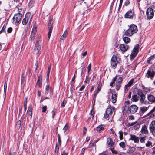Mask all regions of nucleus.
Wrapping results in <instances>:
<instances>
[{"mask_svg": "<svg viewBox=\"0 0 155 155\" xmlns=\"http://www.w3.org/2000/svg\"><path fill=\"white\" fill-rule=\"evenodd\" d=\"M155 111V106L153 107V108L152 110H151L148 114V115H149V114H150L151 113Z\"/></svg>", "mask_w": 155, "mask_h": 155, "instance_id": "nucleus-51", "label": "nucleus"}, {"mask_svg": "<svg viewBox=\"0 0 155 155\" xmlns=\"http://www.w3.org/2000/svg\"><path fill=\"white\" fill-rule=\"evenodd\" d=\"M47 106H44L42 108V112H45L47 110Z\"/></svg>", "mask_w": 155, "mask_h": 155, "instance_id": "nucleus-44", "label": "nucleus"}, {"mask_svg": "<svg viewBox=\"0 0 155 155\" xmlns=\"http://www.w3.org/2000/svg\"><path fill=\"white\" fill-rule=\"evenodd\" d=\"M33 15H31L30 12H27L25 15V18L22 21V23L23 25H25L29 21V23H30L31 21Z\"/></svg>", "mask_w": 155, "mask_h": 155, "instance_id": "nucleus-4", "label": "nucleus"}, {"mask_svg": "<svg viewBox=\"0 0 155 155\" xmlns=\"http://www.w3.org/2000/svg\"><path fill=\"white\" fill-rule=\"evenodd\" d=\"M52 24L53 22L52 20H49V22L48 23V27L49 28V31L48 34V38L49 39L51 33L52 29Z\"/></svg>", "mask_w": 155, "mask_h": 155, "instance_id": "nucleus-11", "label": "nucleus"}, {"mask_svg": "<svg viewBox=\"0 0 155 155\" xmlns=\"http://www.w3.org/2000/svg\"><path fill=\"white\" fill-rule=\"evenodd\" d=\"M140 127V125L138 124H137L134 127V129H137V128H139Z\"/></svg>", "mask_w": 155, "mask_h": 155, "instance_id": "nucleus-62", "label": "nucleus"}, {"mask_svg": "<svg viewBox=\"0 0 155 155\" xmlns=\"http://www.w3.org/2000/svg\"><path fill=\"white\" fill-rule=\"evenodd\" d=\"M137 94L140 97V101L142 103L146 104V101H145L146 98L145 96L143 93L142 91L140 89H138L137 90Z\"/></svg>", "mask_w": 155, "mask_h": 155, "instance_id": "nucleus-7", "label": "nucleus"}, {"mask_svg": "<svg viewBox=\"0 0 155 155\" xmlns=\"http://www.w3.org/2000/svg\"><path fill=\"white\" fill-rule=\"evenodd\" d=\"M59 149V147L58 146V145L57 144V143L56 144V147H55V152H58Z\"/></svg>", "mask_w": 155, "mask_h": 155, "instance_id": "nucleus-49", "label": "nucleus"}, {"mask_svg": "<svg viewBox=\"0 0 155 155\" xmlns=\"http://www.w3.org/2000/svg\"><path fill=\"white\" fill-rule=\"evenodd\" d=\"M85 88L84 85H82L81 87L79 89V90L81 91H82Z\"/></svg>", "mask_w": 155, "mask_h": 155, "instance_id": "nucleus-64", "label": "nucleus"}, {"mask_svg": "<svg viewBox=\"0 0 155 155\" xmlns=\"http://www.w3.org/2000/svg\"><path fill=\"white\" fill-rule=\"evenodd\" d=\"M148 107H142L141 108V110L142 113H144L148 110Z\"/></svg>", "mask_w": 155, "mask_h": 155, "instance_id": "nucleus-28", "label": "nucleus"}, {"mask_svg": "<svg viewBox=\"0 0 155 155\" xmlns=\"http://www.w3.org/2000/svg\"><path fill=\"white\" fill-rule=\"evenodd\" d=\"M155 74V72L152 69H149L147 71L146 76L147 78L152 79Z\"/></svg>", "mask_w": 155, "mask_h": 155, "instance_id": "nucleus-8", "label": "nucleus"}, {"mask_svg": "<svg viewBox=\"0 0 155 155\" xmlns=\"http://www.w3.org/2000/svg\"><path fill=\"white\" fill-rule=\"evenodd\" d=\"M120 146L123 148L125 147V143L124 142H120L119 144Z\"/></svg>", "mask_w": 155, "mask_h": 155, "instance_id": "nucleus-38", "label": "nucleus"}, {"mask_svg": "<svg viewBox=\"0 0 155 155\" xmlns=\"http://www.w3.org/2000/svg\"><path fill=\"white\" fill-rule=\"evenodd\" d=\"M101 89V86L99 85H98L97 87V91H96L97 93H98L100 91Z\"/></svg>", "mask_w": 155, "mask_h": 155, "instance_id": "nucleus-50", "label": "nucleus"}, {"mask_svg": "<svg viewBox=\"0 0 155 155\" xmlns=\"http://www.w3.org/2000/svg\"><path fill=\"white\" fill-rule=\"evenodd\" d=\"M68 127L67 124L65 125V126L63 128V130H64V133H65V132L68 130Z\"/></svg>", "mask_w": 155, "mask_h": 155, "instance_id": "nucleus-35", "label": "nucleus"}, {"mask_svg": "<svg viewBox=\"0 0 155 155\" xmlns=\"http://www.w3.org/2000/svg\"><path fill=\"white\" fill-rule=\"evenodd\" d=\"M27 114L28 115V117L30 118H31L32 113H27Z\"/></svg>", "mask_w": 155, "mask_h": 155, "instance_id": "nucleus-61", "label": "nucleus"}, {"mask_svg": "<svg viewBox=\"0 0 155 155\" xmlns=\"http://www.w3.org/2000/svg\"><path fill=\"white\" fill-rule=\"evenodd\" d=\"M150 133L152 134V135L155 137V129L152 130H150Z\"/></svg>", "mask_w": 155, "mask_h": 155, "instance_id": "nucleus-39", "label": "nucleus"}, {"mask_svg": "<svg viewBox=\"0 0 155 155\" xmlns=\"http://www.w3.org/2000/svg\"><path fill=\"white\" fill-rule=\"evenodd\" d=\"M37 81H42V77L41 76H38Z\"/></svg>", "mask_w": 155, "mask_h": 155, "instance_id": "nucleus-60", "label": "nucleus"}, {"mask_svg": "<svg viewBox=\"0 0 155 155\" xmlns=\"http://www.w3.org/2000/svg\"><path fill=\"white\" fill-rule=\"evenodd\" d=\"M68 35V32L67 31H65L63 34L62 35L61 38V40H64L66 38Z\"/></svg>", "mask_w": 155, "mask_h": 155, "instance_id": "nucleus-26", "label": "nucleus"}, {"mask_svg": "<svg viewBox=\"0 0 155 155\" xmlns=\"http://www.w3.org/2000/svg\"><path fill=\"white\" fill-rule=\"evenodd\" d=\"M149 130L155 129V121H152L149 126Z\"/></svg>", "mask_w": 155, "mask_h": 155, "instance_id": "nucleus-19", "label": "nucleus"}, {"mask_svg": "<svg viewBox=\"0 0 155 155\" xmlns=\"http://www.w3.org/2000/svg\"><path fill=\"white\" fill-rule=\"evenodd\" d=\"M114 107H112L110 105L108 106L104 114V117L106 119L111 118L112 117L113 111H114Z\"/></svg>", "mask_w": 155, "mask_h": 155, "instance_id": "nucleus-3", "label": "nucleus"}, {"mask_svg": "<svg viewBox=\"0 0 155 155\" xmlns=\"http://www.w3.org/2000/svg\"><path fill=\"white\" fill-rule=\"evenodd\" d=\"M21 120H19L17 122L16 124V126L17 128H19L21 127Z\"/></svg>", "mask_w": 155, "mask_h": 155, "instance_id": "nucleus-31", "label": "nucleus"}, {"mask_svg": "<svg viewBox=\"0 0 155 155\" xmlns=\"http://www.w3.org/2000/svg\"><path fill=\"white\" fill-rule=\"evenodd\" d=\"M153 59V58H152V57L151 56L150 57H149L148 59H147V63L149 64H152V62H150V61L152 59Z\"/></svg>", "mask_w": 155, "mask_h": 155, "instance_id": "nucleus-42", "label": "nucleus"}, {"mask_svg": "<svg viewBox=\"0 0 155 155\" xmlns=\"http://www.w3.org/2000/svg\"><path fill=\"white\" fill-rule=\"evenodd\" d=\"M134 82V79H132L128 82L127 84L128 85L130 86L133 84Z\"/></svg>", "mask_w": 155, "mask_h": 155, "instance_id": "nucleus-37", "label": "nucleus"}, {"mask_svg": "<svg viewBox=\"0 0 155 155\" xmlns=\"http://www.w3.org/2000/svg\"><path fill=\"white\" fill-rule=\"evenodd\" d=\"M66 103V101L64 100L61 104V107H64L65 104Z\"/></svg>", "mask_w": 155, "mask_h": 155, "instance_id": "nucleus-43", "label": "nucleus"}, {"mask_svg": "<svg viewBox=\"0 0 155 155\" xmlns=\"http://www.w3.org/2000/svg\"><path fill=\"white\" fill-rule=\"evenodd\" d=\"M122 81H123V78H122V77H120L118 79V80H117V83H119L121 84V83H122Z\"/></svg>", "mask_w": 155, "mask_h": 155, "instance_id": "nucleus-36", "label": "nucleus"}, {"mask_svg": "<svg viewBox=\"0 0 155 155\" xmlns=\"http://www.w3.org/2000/svg\"><path fill=\"white\" fill-rule=\"evenodd\" d=\"M130 3V1L129 0H126L125 2L124 5L126 6L127 5Z\"/></svg>", "mask_w": 155, "mask_h": 155, "instance_id": "nucleus-56", "label": "nucleus"}, {"mask_svg": "<svg viewBox=\"0 0 155 155\" xmlns=\"http://www.w3.org/2000/svg\"><path fill=\"white\" fill-rule=\"evenodd\" d=\"M119 137L120 140H122L123 138V133L122 131H119Z\"/></svg>", "mask_w": 155, "mask_h": 155, "instance_id": "nucleus-34", "label": "nucleus"}, {"mask_svg": "<svg viewBox=\"0 0 155 155\" xmlns=\"http://www.w3.org/2000/svg\"><path fill=\"white\" fill-rule=\"evenodd\" d=\"M51 113L52 114V118L53 119L54 117V116L55 115V112H54V110L52 111L51 112Z\"/></svg>", "mask_w": 155, "mask_h": 155, "instance_id": "nucleus-63", "label": "nucleus"}, {"mask_svg": "<svg viewBox=\"0 0 155 155\" xmlns=\"http://www.w3.org/2000/svg\"><path fill=\"white\" fill-rule=\"evenodd\" d=\"M46 90L47 91H49L51 90V87H50L49 85H47L46 87Z\"/></svg>", "mask_w": 155, "mask_h": 155, "instance_id": "nucleus-40", "label": "nucleus"}, {"mask_svg": "<svg viewBox=\"0 0 155 155\" xmlns=\"http://www.w3.org/2000/svg\"><path fill=\"white\" fill-rule=\"evenodd\" d=\"M121 84L116 83V89L117 90H118L121 87Z\"/></svg>", "mask_w": 155, "mask_h": 155, "instance_id": "nucleus-32", "label": "nucleus"}, {"mask_svg": "<svg viewBox=\"0 0 155 155\" xmlns=\"http://www.w3.org/2000/svg\"><path fill=\"white\" fill-rule=\"evenodd\" d=\"M146 137L145 136L143 137H142L140 138V141L142 143H144L145 142V140H146Z\"/></svg>", "mask_w": 155, "mask_h": 155, "instance_id": "nucleus-29", "label": "nucleus"}, {"mask_svg": "<svg viewBox=\"0 0 155 155\" xmlns=\"http://www.w3.org/2000/svg\"><path fill=\"white\" fill-rule=\"evenodd\" d=\"M41 49V47L38 41L36 43L34 48V50L36 51V53H38L39 52Z\"/></svg>", "mask_w": 155, "mask_h": 155, "instance_id": "nucleus-17", "label": "nucleus"}, {"mask_svg": "<svg viewBox=\"0 0 155 155\" xmlns=\"http://www.w3.org/2000/svg\"><path fill=\"white\" fill-rule=\"evenodd\" d=\"M22 16V15L20 13L15 14L14 15L12 19V22L13 24H15V25H17L20 21Z\"/></svg>", "mask_w": 155, "mask_h": 155, "instance_id": "nucleus-5", "label": "nucleus"}, {"mask_svg": "<svg viewBox=\"0 0 155 155\" xmlns=\"http://www.w3.org/2000/svg\"><path fill=\"white\" fill-rule=\"evenodd\" d=\"M146 14L147 19L152 18L154 16V13L152 8H148Z\"/></svg>", "mask_w": 155, "mask_h": 155, "instance_id": "nucleus-9", "label": "nucleus"}, {"mask_svg": "<svg viewBox=\"0 0 155 155\" xmlns=\"http://www.w3.org/2000/svg\"><path fill=\"white\" fill-rule=\"evenodd\" d=\"M42 83V81H37V84L39 87H41Z\"/></svg>", "mask_w": 155, "mask_h": 155, "instance_id": "nucleus-57", "label": "nucleus"}, {"mask_svg": "<svg viewBox=\"0 0 155 155\" xmlns=\"http://www.w3.org/2000/svg\"><path fill=\"white\" fill-rule=\"evenodd\" d=\"M152 144V143L150 141H148L146 143V145L147 147H149L150 145H151Z\"/></svg>", "mask_w": 155, "mask_h": 155, "instance_id": "nucleus-48", "label": "nucleus"}, {"mask_svg": "<svg viewBox=\"0 0 155 155\" xmlns=\"http://www.w3.org/2000/svg\"><path fill=\"white\" fill-rule=\"evenodd\" d=\"M68 153L66 152L65 151H63L61 153V155H68Z\"/></svg>", "mask_w": 155, "mask_h": 155, "instance_id": "nucleus-59", "label": "nucleus"}, {"mask_svg": "<svg viewBox=\"0 0 155 155\" xmlns=\"http://www.w3.org/2000/svg\"><path fill=\"white\" fill-rule=\"evenodd\" d=\"M27 113H32V108L31 106H30L28 108Z\"/></svg>", "mask_w": 155, "mask_h": 155, "instance_id": "nucleus-41", "label": "nucleus"}, {"mask_svg": "<svg viewBox=\"0 0 155 155\" xmlns=\"http://www.w3.org/2000/svg\"><path fill=\"white\" fill-rule=\"evenodd\" d=\"M51 67V64H50L48 67L47 73H50Z\"/></svg>", "mask_w": 155, "mask_h": 155, "instance_id": "nucleus-58", "label": "nucleus"}, {"mask_svg": "<svg viewBox=\"0 0 155 155\" xmlns=\"http://www.w3.org/2000/svg\"><path fill=\"white\" fill-rule=\"evenodd\" d=\"M141 132L142 134L147 135L148 133L147 127L145 125H143L141 130Z\"/></svg>", "mask_w": 155, "mask_h": 155, "instance_id": "nucleus-13", "label": "nucleus"}, {"mask_svg": "<svg viewBox=\"0 0 155 155\" xmlns=\"http://www.w3.org/2000/svg\"><path fill=\"white\" fill-rule=\"evenodd\" d=\"M134 17V13L131 10L128 11L124 15V17L126 18L132 19Z\"/></svg>", "mask_w": 155, "mask_h": 155, "instance_id": "nucleus-12", "label": "nucleus"}, {"mask_svg": "<svg viewBox=\"0 0 155 155\" xmlns=\"http://www.w3.org/2000/svg\"><path fill=\"white\" fill-rule=\"evenodd\" d=\"M137 31V26L134 24H131L129 26V28L125 31L124 34L126 36H131Z\"/></svg>", "mask_w": 155, "mask_h": 155, "instance_id": "nucleus-2", "label": "nucleus"}, {"mask_svg": "<svg viewBox=\"0 0 155 155\" xmlns=\"http://www.w3.org/2000/svg\"><path fill=\"white\" fill-rule=\"evenodd\" d=\"M37 31V28L36 27L33 28L31 33L34 32L35 35V33Z\"/></svg>", "mask_w": 155, "mask_h": 155, "instance_id": "nucleus-55", "label": "nucleus"}, {"mask_svg": "<svg viewBox=\"0 0 155 155\" xmlns=\"http://www.w3.org/2000/svg\"><path fill=\"white\" fill-rule=\"evenodd\" d=\"M7 87V83L5 82L4 84V94L5 96L6 95V91Z\"/></svg>", "mask_w": 155, "mask_h": 155, "instance_id": "nucleus-30", "label": "nucleus"}, {"mask_svg": "<svg viewBox=\"0 0 155 155\" xmlns=\"http://www.w3.org/2000/svg\"><path fill=\"white\" fill-rule=\"evenodd\" d=\"M130 87V86L128 85L127 84L126 85L125 87V91H127L129 89V87Z\"/></svg>", "mask_w": 155, "mask_h": 155, "instance_id": "nucleus-47", "label": "nucleus"}, {"mask_svg": "<svg viewBox=\"0 0 155 155\" xmlns=\"http://www.w3.org/2000/svg\"><path fill=\"white\" fill-rule=\"evenodd\" d=\"M107 143L109 147H112L114 145V142L110 138H108L107 139Z\"/></svg>", "mask_w": 155, "mask_h": 155, "instance_id": "nucleus-18", "label": "nucleus"}, {"mask_svg": "<svg viewBox=\"0 0 155 155\" xmlns=\"http://www.w3.org/2000/svg\"><path fill=\"white\" fill-rule=\"evenodd\" d=\"M147 99L151 103H155V96L151 94H149L147 96Z\"/></svg>", "mask_w": 155, "mask_h": 155, "instance_id": "nucleus-16", "label": "nucleus"}, {"mask_svg": "<svg viewBox=\"0 0 155 155\" xmlns=\"http://www.w3.org/2000/svg\"><path fill=\"white\" fill-rule=\"evenodd\" d=\"M142 88L143 89V91L144 92L146 93H147L150 92V89L148 87H145L144 85H142Z\"/></svg>", "mask_w": 155, "mask_h": 155, "instance_id": "nucleus-23", "label": "nucleus"}, {"mask_svg": "<svg viewBox=\"0 0 155 155\" xmlns=\"http://www.w3.org/2000/svg\"><path fill=\"white\" fill-rule=\"evenodd\" d=\"M90 114L91 116L89 117V119H91V117L93 118L94 116V112L91 110Z\"/></svg>", "mask_w": 155, "mask_h": 155, "instance_id": "nucleus-33", "label": "nucleus"}, {"mask_svg": "<svg viewBox=\"0 0 155 155\" xmlns=\"http://www.w3.org/2000/svg\"><path fill=\"white\" fill-rule=\"evenodd\" d=\"M110 149L112 153L113 154H117V152L116 150H114L113 148H111Z\"/></svg>", "mask_w": 155, "mask_h": 155, "instance_id": "nucleus-46", "label": "nucleus"}, {"mask_svg": "<svg viewBox=\"0 0 155 155\" xmlns=\"http://www.w3.org/2000/svg\"><path fill=\"white\" fill-rule=\"evenodd\" d=\"M85 150V148H83L81 150V151L80 155H83L84 154V152Z\"/></svg>", "mask_w": 155, "mask_h": 155, "instance_id": "nucleus-52", "label": "nucleus"}, {"mask_svg": "<svg viewBox=\"0 0 155 155\" xmlns=\"http://www.w3.org/2000/svg\"><path fill=\"white\" fill-rule=\"evenodd\" d=\"M139 45L138 44H137L135 45L131 54L130 56V58L131 60H133L137 55L139 52Z\"/></svg>", "mask_w": 155, "mask_h": 155, "instance_id": "nucleus-6", "label": "nucleus"}, {"mask_svg": "<svg viewBox=\"0 0 155 155\" xmlns=\"http://www.w3.org/2000/svg\"><path fill=\"white\" fill-rule=\"evenodd\" d=\"M91 63H90L87 68V69H88L87 72L88 73H89V71L91 70Z\"/></svg>", "mask_w": 155, "mask_h": 155, "instance_id": "nucleus-45", "label": "nucleus"}, {"mask_svg": "<svg viewBox=\"0 0 155 155\" xmlns=\"http://www.w3.org/2000/svg\"><path fill=\"white\" fill-rule=\"evenodd\" d=\"M135 150V148L134 147H131L128 150L127 152L129 153H131L134 151Z\"/></svg>", "mask_w": 155, "mask_h": 155, "instance_id": "nucleus-27", "label": "nucleus"}, {"mask_svg": "<svg viewBox=\"0 0 155 155\" xmlns=\"http://www.w3.org/2000/svg\"><path fill=\"white\" fill-rule=\"evenodd\" d=\"M35 34L34 32L31 33L29 38V40L31 42L33 41L35 39Z\"/></svg>", "mask_w": 155, "mask_h": 155, "instance_id": "nucleus-24", "label": "nucleus"}, {"mask_svg": "<svg viewBox=\"0 0 155 155\" xmlns=\"http://www.w3.org/2000/svg\"><path fill=\"white\" fill-rule=\"evenodd\" d=\"M139 100V97L137 94L133 95L131 99V100L133 101L136 102Z\"/></svg>", "mask_w": 155, "mask_h": 155, "instance_id": "nucleus-21", "label": "nucleus"}, {"mask_svg": "<svg viewBox=\"0 0 155 155\" xmlns=\"http://www.w3.org/2000/svg\"><path fill=\"white\" fill-rule=\"evenodd\" d=\"M130 102L129 101H127L125 102L124 109L125 110H127L128 113L132 114H134L137 111L138 107L135 105H132L130 107H128L127 105L130 104Z\"/></svg>", "mask_w": 155, "mask_h": 155, "instance_id": "nucleus-1", "label": "nucleus"}, {"mask_svg": "<svg viewBox=\"0 0 155 155\" xmlns=\"http://www.w3.org/2000/svg\"><path fill=\"white\" fill-rule=\"evenodd\" d=\"M105 126L104 125H101L97 127L96 129L97 131H100L103 130L104 129Z\"/></svg>", "mask_w": 155, "mask_h": 155, "instance_id": "nucleus-20", "label": "nucleus"}, {"mask_svg": "<svg viewBox=\"0 0 155 155\" xmlns=\"http://www.w3.org/2000/svg\"><path fill=\"white\" fill-rule=\"evenodd\" d=\"M119 48L122 51L125 52L128 49L129 47L127 45L122 44L120 45Z\"/></svg>", "mask_w": 155, "mask_h": 155, "instance_id": "nucleus-14", "label": "nucleus"}, {"mask_svg": "<svg viewBox=\"0 0 155 155\" xmlns=\"http://www.w3.org/2000/svg\"><path fill=\"white\" fill-rule=\"evenodd\" d=\"M117 100V95L116 94H112V101L113 103H115Z\"/></svg>", "mask_w": 155, "mask_h": 155, "instance_id": "nucleus-22", "label": "nucleus"}, {"mask_svg": "<svg viewBox=\"0 0 155 155\" xmlns=\"http://www.w3.org/2000/svg\"><path fill=\"white\" fill-rule=\"evenodd\" d=\"M130 138L129 140H134V142L138 143L139 141V138L137 137L135 135L131 134L130 135Z\"/></svg>", "mask_w": 155, "mask_h": 155, "instance_id": "nucleus-15", "label": "nucleus"}, {"mask_svg": "<svg viewBox=\"0 0 155 155\" xmlns=\"http://www.w3.org/2000/svg\"><path fill=\"white\" fill-rule=\"evenodd\" d=\"M118 61L115 55H113L111 60V65L113 69L116 68Z\"/></svg>", "mask_w": 155, "mask_h": 155, "instance_id": "nucleus-10", "label": "nucleus"}, {"mask_svg": "<svg viewBox=\"0 0 155 155\" xmlns=\"http://www.w3.org/2000/svg\"><path fill=\"white\" fill-rule=\"evenodd\" d=\"M83 129L84 130L83 134L84 135L86 134L87 130L86 128L85 127H84Z\"/></svg>", "mask_w": 155, "mask_h": 155, "instance_id": "nucleus-53", "label": "nucleus"}, {"mask_svg": "<svg viewBox=\"0 0 155 155\" xmlns=\"http://www.w3.org/2000/svg\"><path fill=\"white\" fill-rule=\"evenodd\" d=\"M123 40L124 42L126 43H128L130 41V39L128 37H125L123 38Z\"/></svg>", "mask_w": 155, "mask_h": 155, "instance_id": "nucleus-25", "label": "nucleus"}, {"mask_svg": "<svg viewBox=\"0 0 155 155\" xmlns=\"http://www.w3.org/2000/svg\"><path fill=\"white\" fill-rule=\"evenodd\" d=\"M12 28L11 27L9 28L7 30V32L8 33H11L12 31Z\"/></svg>", "mask_w": 155, "mask_h": 155, "instance_id": "nucleus-54", "label": "nucleus"}]
</instances>
